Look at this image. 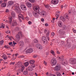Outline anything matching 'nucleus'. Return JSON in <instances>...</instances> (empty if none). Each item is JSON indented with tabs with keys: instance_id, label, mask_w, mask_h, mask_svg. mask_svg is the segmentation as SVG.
Wrapping results in <instances>:
<instances>
[{
	"instance_id": "obj_1",
	"label": "nucleus",
	"mask_w": 76,
	"mask_h": 76,
	"mask_svg": "<svg viewBox=\"0 0 76 76\" xmlns=\"http://www.w3.org/2000/svg\"><path fill=\"white\" fill-rule=\"evenodd\" d=\"M14 8V10L17 13H20V8H19V4H15V5L12 7V8Z\"/></svg>"
},
{
	"instance_id": "obj_2",
	"label": "nucleus",
	"mask_w": 76,
	"mask_h": 76,
	"mask_svg": "<svg viewBox=\"0 0 76 76\" xmlns=\"http://www.w3.org/2000/svg\"><path fill=\"white\" fill-rule=\"evenodd\" d=\"M15 67H21V70L22 72H23L25 69V66H22V63L20 61L18 62L16 64Z\"/></svg>"
},
{
	"instance_id": "obj_3",
	"label": "nucleus",
	"mask_w": 76,
	"mask_h": 76,
	"mask_svg": "<svg viewBox=\"0 0 76 76\" xmlns=\"http://www.w3.org/2000/svg\"><path fill=\"white\" fill-rule=\"evenodd\" d=\"M15 16H16L15 13L14 12H12L11 13V17H9V21L10 24L12 23V18H15Z\"/></svg>"
},
{
	"instance_id": "obj_4",
	"label": "nucleus",
	"mask_w": 76,
	"mask_h": 76,
	"mask_svg": "<svg viewBox=\"0 0 76 76\" xmlns=\"http://www.w3.org/2000/svg\"><path fill=\"white\" fill-rule=\"evenodd\" d=\"M61 65L59 64H57L55 67V70L56 71H58L61 69Z\"/></svg>"
},
{
	"instance_id": "obj_5",
	"label": "nucleus",
	"mask_w": 76,
	"mask_h": 76,
	"mask_svg": "<svg viewBox=\"0 0 76 76\" xmlns=\"http://www.w3.org/2000/svg\"><path fill=\"white\" fill-rule=\"evenodd\" d=\"M50 63L52 65H55L57 64V60L56 59L52 58L51 60Z\"/></svg>"
},
{
	"instance_id": "obj_6",
	"label": "nucleus",
	"mask_w": 76,
	"mask_h": 76,
	"mask_svg": "<svg viewBox=\"0 0 76 76\" xmlns=\"http://www.w3.org/2000/svg\"><path fill=\"white\" fill-rule=\"evenodd\" d=\"M32 52H33V49L31 48L28 49L25 51V53L27 54H28V53H32Z\"/></svg>"
},
{
	"instance_id": "obj_7",
	"label": "nucleus",
	"mask_w": 76,
	"mask_h": 76,
	"mask_svg": "<svg viewBox=\"0 0 76 76\" xmlns=\"http://www.w3.org/2000/svg\"><path fill=\"white\" fill-rule=\"evenodd\" d=\"M70 63L72 64H75L76 63V59L73 58H72L70 59Z\"/></svg>"
},
{
	"instance_id": "obj_8",
	"label": "nucleus",
	"mask_w": 76,
	"mask_h": 76,
	"mask_svg": "<svg viewBox=\"0 0 76 76\" xmlns=\"http://www.w3.org/2000/svg\"><path fill=\"white\" fill-rule=\"evenodd\" d=\"M19 45L20 48H23V47H24V43H23V41H21L19 42Z\"/></svg>"
},
{
	"instance_id": "obj_9",
	"label": "nucleus",
	"mask_w": 76,
	"mask_h": 76,
	"mask_svg": "<svg viewBox=\"0 0 76 76\" xmlns=\"http://www.w3.org/2000/svg\"><path fill=\"white\" fill-rule=\"evenodd\" d=\"M20 7L21 9H22L23 11H25V10H26V7L25 5H21L20 6Z\"/></svg>"
},
{
	"instance_id": "obj_10",
	"label": "nucleus",
	"mask_w": 76,
	"mask_h": 76,
	"mask_svg": "<svg viewBox=\"0 0 76 76\" xmlns=\"http://www.w3.org/2000/svg\"><path fill=\"white\" fill-rule=\"evenodd\" d=\"M58 3V0H52L51 1V3L53 4H57Z\"/></svg>"
},
{
	"instance_id": "obj_11",
	"label": "nucleus",
	"mask_w": 76,
	"mask_h": 76,
	"mask_svg": "<svg viewBox=\"0 0 76 76\" xmlns=\"http://www.w3.org/2000/svg\"><path fill=\"white\" fill-rule=\"evenodd\" d=\"M36 47L39 48V49H42V46L39 44H37L36 45Z\"/></svg>"
},
{
	"instance_id": "obj_12",
	"label": "nucleus",
	"mask_w": 76,
	"mask_h": 76,
	"mask_svg": "<svg viewBox=\"0 0 76 76\" xmlns=\"http://www.w3.org/2000/svg\"><path fill=\"white\" fill-rule=\"evenodd\" d=\"M18 25V23L16 20H13L12 22V26H15Z\"/></svg>"
},
{
	"instance_id": "obj_13",
	"label": "nucleus",
	"mask_w": 76,
	"mask_h": 76,
	"mask_svg": "<svg viewBox=\"0 0 76 76\" xmlns=\"http://www.w3.org/2000/svg\"><path fill=\"white\" fill-rule=\"evenodd\" d=\"M14 4V2L12 1H9L7 4V5L8 6H11Z\"/></svg>"
},
{
	"instance_id": "obj_14",
	"label": "nucleus",
	"mask_w": 76,
	"mask_h": 76,
	"mask_svg": "<svg viewBox=\"0 0 76 76\" xmlns=\"http://www.w3.org/2000/svg\"><path fill=\"white\" fill-rule=\"evenodd\" d=\"M49 35H50V32L48 31L47 33H46V37L48 41H50V37H49Z\"/></svg>"
},
{
	"instance_id": "obj_15",
	"label": "nucleus",
	"mask_w": 76,
	"mask_h": 76,
	"mask_svg": "<svg viewBox=\"0 0 76 76\" xmlns=\"http://www.w3.org/2000/svg\"><path fill=\"white\" fill-rule=\"evenodd\" d=\"M33 9L34 11L38 10H39V6H35L34 7Z\"/></svg>"
},
{
	"instance_id": "obj_16",
	"label": "nucleus",
	"mask_w": 76,
	"mask_h": 76,
	"mask_svg": "<svg viewBox=\"0 0 76 76\" xmlns=\"http://www.w3.org/2000/svg\"><path fill=\"white\" fill-rule=\"evenodd\" d=\"M60 19L63 22H65V21H66V18H65L64 17L62 16H61L60 17Z\"/></svg>"
},
{
	"instance_id": "obj_17",
	"label": "nucleus",
	"mask_w": 76,
	"mask_h": 76,
	"mask_svg": "<svg viewBox=\"0 0 76 76\" xmlns=\"http://www.w3.org/2000/svg\"><path fill=\"white\" fill-rule=\"evenodd\" d=\"M26 4L28 7H32V4L29 2H26Z\"/></svg>"
},
{
	"instance_id": "obj_18",
	"label": "nucleus",
	"mask_w": 76,
	"mask_h": 76,
	"mask_svg": "<svg viewBox=\"0 0 76 76\" xmlns=\"http://www.w3.org/2000/svg\"><path fill=\"white\" fill-rule=\"evenodd\" d=\"M42 41L45 43V42H47V38L45 37H42Z\"/></svg>"
},
{
	"instance_id": "obj_19",
	"label": "nucleus",
	"mask_w": 76,
	"mask_h": 76,
	"mask_svg": "<svg viewBox=\"0 0 76 76\" xmlns=\"http://www.w3.org/2000/svg\"><path fill=\"white\" fill-rule=\"evenodd\" d=\"M6 56V54H4L1 56V57L3 58L4 60H7V57Z\"/></svg>"
},
{
	"instance_id": "obj_20",
	"label": "nucleus",
	"mask_w": 76,
	"mask_h": 76,
	"mask_svg": "<svg viewBox=\"0 0 76 76\" xmlns=\"http://www.w3.org/2000/svg\"><path fill=\"white\" fill-rule=\"evenodd\" d=\"M28 69L29 72H32L34 70V68L31 66H29L28 68Z\"/></svg>"
},
{
	"instance_id": "obj_21",
	"label": "nucleus",
	"mask_w": 76,
	"mask_h": 76,
	"mask_svg": "<svg viewBox=\"0 0 76 76\" xmlns=\"http://www.w3.org/2000/svg\"><path fill=\"white\" fill-rule=\"evenodd\" d=\"M58 24L59 27H61L63 25L62 24V22L61 21H58Z\"/></svg>"
},
{
	"instance_id": "obj_22",
	"label": "nucleus",
	"mask_w": 76,
	"mask_h": 76,
	"mask_svg": "<svg viewBox=\"0 0 76 76\" xmlns=\"http://www.w3.org/2000/svg\"><path fill=\"white\" fill-rule=\"evenodd\" d=\"M21 18L23 20L24 19V18H23V15H22V14H20L18 15V18Z\"/></svg>"
},
{
	"instance_id": "obj_23",
	"label": "nucleus",
	"mask_w": 76,
	"mask_h": 76,
	"mask_svg": "<svg viewBox=\"0 0 76 76\" xmlns=\"http://www.w3.org/2000/svg\"><path fill=\"white\" fill-rule=\"evenodd\" d=\"M23 74L24 75H28V70L27 69L24 70L23 72Z\"/></svg>"
},
{
	"instance_id": "obj_24",
	"label": "nucleus",
	"mask_w": 76,
	"mask_h": 76,
	"mask_svg": "<svg viewBox=\"0 0 76 76\" xmlns=\"http://www.w3.org/2000/svg\"><path fill=\"white\" fill-rule=\"evenodd\" d=\"M59 32V34H60L61 35H64V34H65L64 32L62 31L61 30H60Z\"/></svg>"
},
{
	"instance_id": "obj_25",
	"label": "nucleus",
	"mask_w": 76,
	"mask_h": 76,
	"mask_svg": "<svg viewBox=\"0 0 76 76\" xmlns=\"http://www.w3.org/2000/svg\"><path fill=\"white\" fill-rule=\"evenodd\" d=\"M60 14V12L59 11H57L55 14V16L56 17H58L59 15Z\"/></svg>"
},
{
	"instance_id": "obj_26",
	"label": "nucleus",
	"mask_w": 76,
	"mask_h": 76,
	"mask_svg": "<svg viewBox=\"0 0 76 76\" xmlns=\"http://www.w3.org/2000/svg\"><path fill=\"white\" fill-rule=\"evenodd\" d=\"M6 4H7V2H6V3H4L1 4V6L2 7H6Z\"/></svg>"
},
{
	"instance_id": "obj_27",
	"label": "nucleus",
	"mask_w": 76,
	"mask_h": 76,
	"mask_svg": "<svg viewBox=\"0 0 76 76\" xmlns=\"http://www.w3.org/2000/svg\"><path fill=\"white\" fill-rule=\"evenodd\" d=\"M18 35H19V36H20V37H22L23 35V33L21 31H20L18 32Z\"/></svg>"
},
{
	"instance_id": "obj_28",
	"label": "nucleus",
	"mask_w": 76,
	"mask_h": 76,
	"mask_svg": "<svg viewBox=\"0 0 76 76\" xmlns=\"http://www.w3.org/2000/svg\"><path fill=\"white\" fill-rule=\"evenodd\" d=\"M62 64L65 66L66 64H67V62H66L64 61V60H63L62 61Z\"/></svg>"
},
{
	"instance_id": "obj_29",
	"label": "nucleus",
	"mask_w": 76,
	"mask_h": 76,
	"mask_svg": "<svg viewBox=\"0 0 76 76\" xmlns=\"http://www.w3.org/2000/svg\"><path fill=\"white\" fill-rule=\"evenodd\" d=\"M34 63H35V61L34 60H31L29 62V63L31 64H34Z\"/></svg>"
},
{
	"instance_id": "obj_30",
	"label": "nucleus",
	"mask_w": 76,
	"mask_h": 76,
	"mask_svg": "<svg viewBox=\"0 0 76 76\" xmlns=\"http://www.w3.org/2000/svg\"><path fill=\"white\" fill-rule=\"evenodd\" d=\"M16 38L18 39V40H19V39H20V36H19V35H18V34H17L16 35Z\"/></svg>"
},
{
	"instance_id": "obj_31",
	"label": "nucleus",
	"mask_w": 76,
	"mask_h": 76,
	"mask_svg": "<svg viewBox=\"0 0 76 76\" xmlns=\"http://www.w3.org/2000/svg\"><path fill=\"white\" fill-rule=\"evenodd\" d=\"M20 28H19L18 27H15V31H20Z\"/></svg>"
},
{
	"instance_id": "obj_32",
	"label": "nucleus",
	"mask_w": 76,
	"mask_h": 76,
	"mask_svg": "<svg viewBox=\"0 0 76 76\" xmlns=\"http://www.w3.org/2000/svg\"><path fill=\"white\" fill-rule=\"evenodd\" d=\"M24 64L26 67H27L29 65V62H25Z\"/></svg>"
},
{
	"instance_id": "obj_33",
	"label": "nucleus",
	"mask_w": 76,
	"mask_h": 76,
	"mask_svg": "<svg viewBox=\"0 0 76 76\" xmlns=\"http://www.w3.org/2000/svg\"><path fill=\"white\" fill-rule=\"evenodd\" d=\"M50 52L52 54H53V56H56V55L55 54V53H54V51L51 50Z\"/></svg>"
},
{
	"instance_id": "obj_34",
	"label": "nucleus",
	"mask_w": 76,
	"mask_h": 76,
	"mask_svg": "<svg viewBox=\"0 0 76 76\" xmlns=\"http://www.w3.org/2000/svg\"><path fill=\"white\" fill-rule=\"evenodd\" d=\"M65 18H66V19H69V18L68 14H66L65 16Z\"/></svg>"
},
{
	"instance_id": "obj_35",
	"label": "nucleus",
	"mask_w": 76,
	"mask_h": 76,
	"mask_svg": "<svg viewBox=\"0 0 76 76\" xmlns=\"http://www.w3.org/2000/svg\"><path fill=\"white\" fill-rule=\"evenodd\" d=\"M48 31L49 32V34H50V31L49 30H48L47 29H45L44 31L45 33H47H47H48Z\"/></svg>"
},
{
	"instance_id": "obj_36",
	"label": "nucleus",
	"mask_w": 76,
	"mask_h": 76,
	"mask_svg": "<svg viewBox=\"0 0 76 76\" xmlns=\"http://www.w3.org/2000/svg\"><path fill=\"white\" fill-rule=\"evenodd\" d=\"M25 41L26 42H30V40L29 39H25Z\"/></svg>"
},
{
	"instance_id": "obj_37",
	"label": "nucleus",
	"mask_w": 76,
	"mask_h": 76,
	"mask_svg": "<svg viewBox=\"0 0 76 76\" xmlns=\"http://www.w3.org/2000/svg\"><path fill=\"white\" fill-rule=\"evenodd\" d=\"M5 28V25L3 24H2L1 25V28Z\"/></svg>"
},
{
	"instance_id": "obj_38",
	"label": "nucleus",
	"mask_w": 76,
	"mask_h": 76,
	"mask_svg": "<svg viewBox=\"0 0 76 76\" xmlns=\"http://www.w3.org/2000/svg\"><path fill=\"white\" fill-rule=\"evenodd\" d=\"M56 75L57 76H61V74L59 72H56Z\"/></svg>"
},
{
	"instance_id": "obj_39",
	"label": "nucleus",
	"mask_w": 76,
	"mask_h": 76,
	"mask_svg": "<svg viewBox=\"0 0 76 76\" xmlns=\"http://www.w3.org/2000/svg\"><path fill=\"white\" fill-rule=\"evenodd\" d=\"M34 43H37L38 42V40L37 39H35L34 40Z\"/></svg>"
},
{
	"instance_id": "obj_40",
	"label": "nucleus",
	"mask_w": 76,
	"mask_h": 76,
	"mask_svg": "<svg viewBox=\"0 0 76 76\" xmlns=\"http://www.w3.org/2000/svg\"><path fill=\"white\" fill-rule=\"evenodd\" d=\"M3 42H4V41L3 40H1V41H0V45H3Z\"/></svg>"
},
{
	"instance_id": "obj_41",
	"label": "nucleus",
	"mask_w": 76,
	"mask_h": 76,
	"mask_svg": "<svg viewBox=\"0 0 76 76\" xmlns=\"http://www.w3.org/2000/svg\"><path fill=\"white\" fill-rule=\"evenodd\" d=\"M28 1L31 3H34L35 2V0H28Z\"/></svg>"
},
{
	"instance_id": "obj_42",
	"label": "nucleus",
	"mask_w": 76,
	"mask_h": 76,
	"mask_svg": "<svg viewBox=\"0 0 76 76\" xmlns=\"http://www.w3.org/2000/svg\"><path fill=\"white\" fill-rule=\"evenodd\" d=\"M62 28L63 29H65L66 28V25H64L62 26Z\"/></svg>"
},
{
	"instance_id": "obj_43",
	"label": "nucleus",
	"mask_w": 76,
	"mask_h": 76,
	"mask_svg": "<svg viewBox=\"0 0 76 76\" xmlns=\"http://www.w3.org/2000/svg\"><path fill=\"white\" fill-rule=\"evenodd\" d=\"M31 66L34 68L35 67V64H31Z\"/></svg>"
},
{
	"instance_id": "obj_44",
	"label": "nucleus",
	"mask_w": 76,
	"mask_h": 76,
	"mask_svg": "<svg viewBox=\"0 0 76 76\" xmlns=\"http://www.w3.org/2000/svg\"><path fill=\"white\" fill-rule=\"evenodd\" d=\"M5 33H6V34H10V31H5Z\"/></svg>"
},
{
	"instance_id": "obj_45",
	"label": "nucleus",
	"mask_w": 76,
	"mask_h": 76,
	"mask_svg": "<svg viewBox=\"0 0 76 76\" xmlns=\"http://www.w3.org/2000/svg\"><path fill=\"white\" fill-rule=\"evenodd\" d=\"M45 65V66H47V62H45V61H44L43 63Z\"/></svg>"
},
{
	"instance_id": "obj_46",
	"label": "nucleus",
	"mask_w": 76,
	"mask_h": 76,
	"mask_svg": "<svg viewBox=\"0 0 76 76\" xmlns=\"http://www.w3.org/2000/svg\"><path fill=\"white\" fill-rule=\"evenodd\" d=\"M24 56H23V55H22V56H19L18 57V58H23V57H24Z\"/></svg>"
},
{
	"instance_id": "obj_47",
	"label": "nucleus",
	"mask_w": 76,
	"mask_h": 76,
	"mask_svg": "<svg viewBox=\"0 0 76 76\" xmlns=\"http://www.w3.org/2000/svg\"><path fill=\"white\" fill-rule=\"evenodd\" d=\"M49 76H56L55 75H54L53 74H49Z\"/></svg>"
},
{
	"instance_id": "obj_48",
	"label": "nucleus",
	"mask_w": 76,
	"mask_h": 76,
	"mask_svg": "<svg viewBox=\"0 0 76 76\" xmlns=\"http://www.w3.org/2000/svg\"><path fill=\"white\" fill-rule=\"evenodd\" d=\"M15 62H10V64H12L13 65L15 64Z\"/></svg>"
},
{
	"instance_id": "obj_49",
	"label": "nucleus",
	"mask_w": 76,
	"mask_h": 76,
	"mask_svg": "<svg viewBox=\"0 0 76 76\" xmlns=\"http://www.w3.org/2000/svg\"><path fill=\"white\" fill-rule=\"evenodd\" d=\"M45 7L46 8H48L49 7V5H45Z\"/></svg>"
},
{
	"instance_id": "obj_50",
	"label": "nucleus",
	"mask_w": 76,
	"mask_h": 76,
	"mask_svg": "<svg viewBox=\"0 0 76 76\" xmlns=\"http://www.w3.org/2000/svg\"><path fill=\"white\" fill-rule=\"evenodd\" d=\"M51 35L52 36H54V35H55V34H54V33L53 32H52L51 34Z\"/></svg>"
},
{
	"instance_id": "obj_51",
	"label": "nucleus",
	"mask_w": 76,
	"mask_h": 76,
	"mask_svg": "<svg viewBox=\"0 0 76 76\" xmlns=\"http://www.w3.org/2000/svg\"><path fill=\"white\" fill-rule=\"evenodd\" d=\"M12 43H13V45H16V44H17L16 42H15L14 41H13V42Z\"/></svg>"
},
{
	"instance_id": "obj_52",
	"label": "nucleus",
	"mask_w": 76,
	"mask_h": 76,
	"mask_svg": "<svg viewBox=\"0 0 76 76\" xmlns=\"http://www.w3.org/2000/svg\"><path fill=\"white\" fill-rule=\"evenodd\" d=\"M37 55H35L33 57L34 58H37Z\"/></svg>"
},
{
	"instance_id": "obj_53",
	"label": "nucleus",
	"mask_w": 76,
	"mask_h": 76,
	"mask_svg": "<svg viewBox=\"0 0 76 76\" xmlns=\"http://www.w3.org/2000/svg\"><path fill=\"white\" fill-rule=\"evenodd\" d=\"M28 23L29 25H31V24H32V22H31V21H29Z\"/></svg>"
},
{
	"instance_id": "obj_54",
	"label": "nucleus",
	"mask_w": 76,
	"mask_h": 76,
	"mask_svg": "<svg viewBox=\"0 0 76 76\" xmlns=\"http://www.w3.org/2000/svg\"><path fill=\"white\" fill-rule=\"evenodd\" d=\"M57 53L58 54H60V52L58 51H57Z\"/></svg>"
},
{
	"instance_id": "obj_55",
	"label": "nucleus",
	"mask_w": 76,
	"mask_h": 76,
	"mask_svg": "<svg viewBox=\"0 0 76 76\" xmlns=\"http://www.w3.org/2000/svg\"><path fill=\"white\" fill-rule=\"evenodd\" d=\"M34 15L35 16H38V14H37V13L35 12Z\"/></svg>"
},
{
	"instance_id": "obj_56",
	"label": "nucleus",
	"mask_w": 76,
	"mask_h": 76,
	"mask_svg": "<svg viewBox=\"0 0 76 76\" xmlns=\"http://www.w3.org/2000/svg\"><path fill=\"white\" fill-rule=\"evenodd\" d=\"M41 20L42 22H44V18H42Z\"/></svg>"
},
{
	"instance_id": "obj_57",
	"label": "nucleus",
	"mask_w": 76,
	"mask_h": 76,
	"mask_svg": "<svg viewBox=\"0 0 76 76\" xmlns=\"http://www.w3.org/2000/svg\"><path fill=\"white\" fill-rule=\"evenodd\" d=\"M45 26H48V23H46L45 24Z\"/></svg>"
},
{
	"instance_id": "obj_58",
	"label": "nucleus",
	"mask_w": 76,
	"mask_h": 76,
	"mask_svg": "<svg viewBox=\"0 0 76 76\" xmlns=\"http://www.w3.org/2000/svg\"><path fill=\"white\" fill-rule=\"evenodd\" d=\"M19 56V55L18 54V53H15V56L16 57H17V56Z\"/></svg>"
},
{
	"instance_id": "obj_59",
	"label": "nucleus",
	"mask_w": 76,
	"mask_h": 76,
	"mask_svg": "<svg viewBox=\"0 0 76 76\" xmlns=\"http://www.w3.org/2000/svg\"><path fill=\"white\" fill-rule=\"evenodd\" d=\"M5 22L7 23H9L10 24V21H9V22H8V21L7 20H6L5 21Z\"/></svg>"
},
{
	"instance_id": "obj_60",
	"label": "nucleus",
	"mask_w": 76,
	"mask_h": 76,
	"mask_svg": "<svg viewBox=\"0 0 76 76\" xmlns=\"http://www.w3.org/2000/svg\"><path fill=\"white\" fill-rule=\"evenodd\" d=\"M19 21H20V22H22V20H21V19L20 18H19Z\"/></svg>"
},
{
	"instance_id": "obj_61",
	"label": "nucleus",
	"mask_w": 76,
	"mask_h": 76,
	"mask_svg": "<svg viewBox=\"0 0 76 76\" xmlns=\"http://www.w3.org/2000/svg\"><path fill=\"white\" fill-rule=\"evenodd\" d=\"M9 45H12V42H10L9 43Z\"/></svg>"
},
{
	"instance_id": "obj_62",
	"label": "nucleus",
	"mask_w": 76,
	"mask_h": 76,
	"mask_svg": "<svg viewBox=\"0 0 76 76\" xmlns=\"http://www.w3.org/2000/svg\"><path fill=\"white\" fill-rule=\"evenodd\" d=\"M6 12H9V10L8 9H6Z\"/></svg>"
},
{
	"instance_id": "obj_63",
	"label": "nucleus",
	"mask_w": 76,
	"mask_h": 76,
	"mask_svg": "<svg viewBox=\"0 0 76 76\" xmlns=\"http://www.w3.org/2000/svg\"><path fill=\"white\" fill-rule=\"evenodd\" d=\"M3 3V1L1 0L0 1V4H1V3Z\"/></svg>"
},
{
	"instance_id": "obj_64",
	"label": "nucleus",
	"mask_w": 76,
	"mask_h": 76,
	"mask_svg": "<svg viewBox=\"0 0 76 76\" xmlns=\"http://www.w3.org/2000/svg\"><path fill=\"white\" fill-rule=\"evenodd\" d=\"M45 12L44 13H43L42 14L43 16H44V15H45V12Z\"/></svg>"
}]
</instances>
